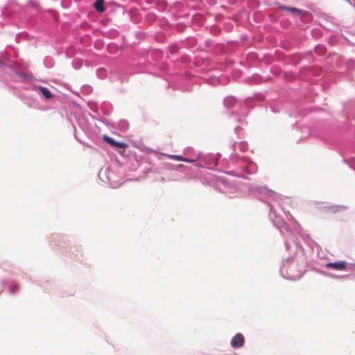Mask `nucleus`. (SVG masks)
I'll list each match as a JSON object with an SVG mask.
<instances>
[{"label":"nucleus","mask_w":355,"mask_h":355,"mask_svg":"<svg viewBox=\"0 0 355 355\" xmlns=\"http://www.w3.org/2000/svg\"><path fill=\"white\" fill-rule=\"evenodd\" d=\"M245 338L243 334L238 333L231 340V346L233 348H239L243 346Z\"/></svg>","instance_id":"f257e3e1"},{"label":"nucleus","mask_w":355,"mask_h":355,"mask_svg":"<svg viewBox=\"0 0 355 355\" xmlns=\"http://www.w3.org/2000/svg\"><path fill=\"white\" fill-rule=\"evenodd\" d=\"M103 139L112 146L123 149V151L128 147V145L125 143L116 141L112 138L107 135L103 136Z\"/></svg>","instance_id":"f03ea898"},{"label":"nucleus","mask_w":355,"mask_h":355,"mask_svg":"<svg viewBox=\"0 0 355 355\" xmlns=\"http://www.w3.org/2000/svg\"><path fill=\"white\" fill-rule=\"evenodd\" d=\"M326 268H332L336 270H344L347 268V263L345 261L330 262L326 264Z\"/></svg>","instance_id":"7ed1b4c3"},{"label":"nucleus","mask_w":355,"mask_h":355,"mask_svg":"<svg viewBox=\"0 0 355 355\" xmlns=\"http://www.w3.org/2000/svg\"><path fill=\"white\" fill-rule=\"evenodd\" d=\"M104 0H96L94 5L95 9L100 12H104Z\"/></svg>","instance_id":"20e7f679"},{"label":"nucleus","mask_w":355,"mask_h":355,"mask_svg":"<svg viewBox=\"0 0 355 355\" xmlns=\"http://www.w3.org/2000/svg\"><path fill=\"white\" fill-rule=\"evenodd\" d=\"M40 90L46 98L49 99L52 97L51 92L46 87H41Z\"/></svg>","instance_id":"39448f33"},{"label":"nucleus","mask_w":355,"mask_h":355,"mask_svg":"<svg viewBox=\"0 0 355 355\" xmlns=\"http://www.w3.org/2000/svg\"><path fill=\"white\" fill-rule=\"evenodd\" d=\"M167 157L172 159L179 160L184 162V157L180 156V155H168Z\"/></svg>","instance_id":"423d86ee"},{"label":"nucleus","mask_w":355,"mask_h":355,"mask_svg":"<svg viewBox=\"0 0 355 355\" xmlns=\"http://www.w3.org/2000/svg\"><path fill=\"white\" fill-rule=\"evenodd\" d=\"M184 162L191 163V162H194V160H193V159H189L184 158Z\"/></svg>","instance_id":"0eeeda50"},{"label":"nucleus","mask_w":355,"mask_h":355,"mask_svg":"<svg viewBox=\"0 0 355 355\" xmlns=\"http://www.w3.org/2000/svg\"><path fill=\"white\" fill-rule=\"evenodd\" d=\"M288 216H289L290 218H291V220H294L295 222H296V220H295V219L294 218V217H293L291 214H289V213H288Z\"/></svg>","instance_id":"6e6552de"},{"label":"nucleus","mask_w":355,"mask_h":355,"mask_svg":"<svg viewBox=\"0 0 355 355\" xmlns=\"http://www.w3.org/2000/svg\"><path fill=\"white\" fill-rule=\"evenodd\" d=\"M3 61L0 59V66H3Z\"/></svg>","instance_id":"1a4fd4ad"},{"label":"nucleus","mask_w":355,"mask_h":355,"mask_svg":"<svg viewBox=\"0 0 355 355\" xmlns=\"http://www.w3.org/2000/svg\"><path fill=\"white\" fill-rule=\"evenodd\" d=\"M290 9L292 10L293 11H297V9H296V8H290Z\"/></svg>","instance_id":"9d476101"}]
</instances>
